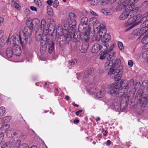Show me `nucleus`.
<instances>
[{
    "label": "nucleus",
    "instance_id": "obj_1",
    "mask_svg": "<svg viewBox=\"0 0 148 148\" xmlns=\"http://www.w3.org/2000/svg\"><path fill=\"white\" fill-rule=\"evenodd\" d=\"M137 84L140 85V83L137 82L135 84L133 79H131L128 83L127 80H124L121 85L116 83L112 84L108 86V88H111L108 93L112 95L120 96L121 101L127 103L130 97V94L127 92L129 86L135 87Z\"/></svg>",
    "mask_w": 148,
    "mask_h": 148
},
{
    "label": "nucleus",
    "instance_id": "obj_2",
    "mask_svg": "<svg viewBox=\"0 0 148 148\" xmlns=\"http://www.w3.org/2000/svg\"><path fill=\"white\" fill-rule=\"evenodd\" d=\"M95 34L94 30L91 31L90 27L89 25H86L84 28L83 31L82 33L81 36L79 35L77 36L75 34H73V38L76 39L75 42L79 41L81 38L83 41V43L80 50L82 53H84L88 49L89 44L88 42L90 37H93Z\"/></svg>",
    "mask_w": 148,
    "mask_h": 148
},
{
    "label": "nucleus",
    "instance_id": "obj_3",
    "mask_svg": "<svg viewBox=\"0 0 148 148\" xmlns=\"http://www.w3.org/2000/svg\"><path fill=\"white\" fill-rule=\"evenodd\" d=\"M33 22L31 18H27L26 21V24L27 27H25L23 29L21 30L20 32L19 39V42L22 45L27 43L30 44L31 42L30 36L33 29Z\"/></svg>",
    "mask_w": 148,
    "mask_h": 148
},
{
    "label": "nucleus",
    "instance_id": "obj_4",
    "mask_svg": "<svg viewBox=\"0 0 148 148\" xmlns=\"http://www.w3.org/2000/svg\"><path fill=\"white\" fill-rule=\"evenodd\" d=\"M113 65V61L107 60L105 64L104 67L107 70L110 69L108 74L110 77L114 78L115 81H118L121 79L123 73L122 67L120 66L117 69H112Z\"/></svg>",
    "mask_w": 148,
    "mask_h": 148
},
{
    "label": "nucleus",
    "instance_id": "obj_5",
    "mask_svg": "<svg viewBox=\"0 0 148 148\" xmlns=\"http://www.w3.org/2000/svg\"><path fill=\"white\" fill-rule=\"evenodd\" d=\"M18 36L19 37V36ZM9 41L10 42L11 45L12 47L11 48L13 54L16 56H20L22 52L21 47L17 44V43L18 42V44H20L22 46L27 43L25 44L22 45L19 42V39L18 38V40H16V37L14 36H12L10 39L9 38H8L7 42H8Z\"/></svg>",
    "mask_w": 148,
    "mask_h": 148
},
{
    "label": "nucleus",
    "instance_id": "obj_6",
    "mask_svg": "<svg viewBox=\"0 0 148 148\" xmlns=\"http://www.w3.org/2000/svg\"><path fill=\"white\" fill-rule=\"evenodd\" d=\"M143 23L140 25L141 29H138L134 30L132 34L135 35H143L146 33L147 31V26H148V12L146 13L145 16L141 20Z\"/></svg>",
    "mask_w": 148,
    "mask_h": 148
},
{
    "label": "nucleus",
    "instance_id": "obj_7",
    "mask_svg": "<svg viewBox=\"0 0 148 148\" xmlns=\"http://www.w3.org/2000/svg\"><path fill=\"white\" fill-rule=\"evenodd\" d=\"M44 36H42V34H39L38 32H36V38L37 41H40V43L42 40H44V38L45 37V41L47 42V45L48 46V51L49 53H51L54 49V44L51 39H47V37L46 36V34H45Z\"/></svg>",
    "mask_w": 148,
    "mask_h": 148
},
{
    "label": "nucleus",
    "instance_id": "obj_8",
    "mask_svg": "<svg viewBox=\"0 0 148 148\" xmlns=\"http://www.w3.org/2000/svg\"><path fill=\"white\" fill-rule=\"evenodd\" d=\"M89 22L90 23L93 24L94 28H95L97 29V30L98 31L97 33L100 31L103 30V28H106L103 25L101 24L95 17H92L90 18L89 20Z\"/></svg>",
    "mask_w": 148,
    "mask_h": 148
},
{
    "label": "nucleus",
    "instance_id": "obj_9",
    "mask_svg": "<svg viewBox=\"0 0 148 148\" xmlns=\"http://www.w3.org/2000/svg\"><path fill=\"white\" fill-rule=\"evenodd\" d=\"M56 32L58 33H61V35H63L66 40L72 37V36L70 33L69 32L67 29H63L62 25L59 24L58 25L56 28Z\"/></svg>",
    "mask_w": 148,
    "mask_h": 148
},
{
    "label": "nucleus",
    "instance_id": "obj_10",
    "mask_svg": "<svg viewBox=\"0 0 148 148\" xmlns=\"http://www.w3.org/2000/svg\"><path fill=\"white\" fill-rule=\"evenodd\" d=\"M129 0H119L117 1L118 5L116 8V10L118 11H121L123 8L129 7Z\"/></svg>",
    "mask_w": 148,
    "mask_h": 148
},
{
    "label": "nucleus",
    "instance_id": "obj_11",
    "mask_svg": "<svg viewBox=\"0 0 148 148\" xmlns=\"http://www.w3.org/2000/svg\"><path fill=\"white\" fill-rule=\"evenodd\" d=\"M103 29V30L100 31L97 34L99 35V38H102L101 40H102V42H105L106 44L110 40V36L108 34H106V29ZM107 44L108 43H107Z\"/></svg>",
    "mask_w": 148,
    "mask_h": 148
},
{
    "label": "nucleus",
    "instance_id": "obj_12",
    "mask_svg": "<svg viewBox=\"0 0 148 148\" xmlns=\"http://www.w3.org/2000/svg\"><path fill=\"white\" fill-rule=\"evenodd\" d=\"M139 0H129L130 3H129V7H128V8L130 9V16H132V15L136 14L138 12L139 10V8L137 7H135L133 8L132 6L134 5V3H136Z\"/></svg>",
    "mask_w": 148,
    "mask_h": 148
},
{
    "label": "nucleus",
    "instance_id": "obj_13",
    "mask_svg": "<svg viewBox=\"0 0 148 148\" xmlns=\"http://www.w3.org/2000/svg\"><path fill=\"white\" fill-rule=\"evenodd\" d=\"M39 28L44 34H47L49 32V23L46 21L45 18L42 19Z\"/></svg>",
    "mask_w": 148,
    "mask_h": 148
},
{
    "label": "nucleus",
    "instance_id": "obj_14",
    "mask_svg": "<svg viewBox=\"0 0 148 148\" xmlns=\"http://www.w3.org/2000/svg\"><path fill=\"white\" fill-rule=\"evenodd\" d=\"M119 101L117 99H112L110 103H107V104L109 105L115 111H117L119 109Z\"/></svg>",
    "mask_w": 148,
    "mask_h": 148
},
{
    "label": "nucleus",
    "instance_id": "obj_15",
    "mask_svg": "<svg viewBox=\"0 0 148 148\" xmlns=\"http://www.w3.org/2000/svg\"><path fill=\"white\" fill-rule=\"evenodd\" d=\"M130 16L131 17L124 24L125 26H127L134 23L140 18V14L136 16L132 15V16Z\"/></svg>",
    "mask_w": 148,
    "mask_h": 148
},
{
    "label": "nucleus",
    "instance_id": "obj_16",
    "mask_svg": "<svg viewBox=\"0 0 148 148\" xmlns=\"http://www.w3.org/2000/svg\"><path fill=\"white\" fill-rule=\"evenodd\" d=\"M109 45L108 44H104L103 45V46H100L99 45L96 43L92 47V53H97L99 50L101 49L102 48L105 47V49L107 48L108 47Z\"/></svg>",
    "mask_w": 148,
    "mask_h": 148
},
{
    "label": "nucleus",
    "instance_id": "obj_17",
    "mask_svg": "<svg viewBox=\"0 0 148 148\" xmlns=\"http://www.w3.org/2000/svg\"><path fill=\"white\" fill-rule=\"evenodd\" d=\"M130 9L127 8V7L120 15L119 19L121 20H125L129 16H130Z\"/></svg>",
    "mask_w": 148,
    "mask_h": 148
},
{
    "label": "nucleus",
    "instance_id": "obj_18",
    "mask_svg": "<svg viewBox=\"0 0 148 148\" xmlns=\"http://www.w3.org/2000/svg\"><path fill=\"white\" fill-rule=\"evenodd\" d=\"M4 126L5 127V129H6L5 131L6 136L8 138H12L16 135V132H11L10 130L8 129L10 126L9 124H6Z\"/></svg>",
    "mask_w": 148,
    "mask_h": 148
},
{
    "label": "nucleus",
    "instance_id": "obj_19",
    "mask_svg": "<svg viewBox=\"0 0 148 148\" xmlns=\"http://www.w3.org/2000/svg\"><path fill=\"white\" fill-rule=\"evenodd\" d=\"M46 38H44V40H42V41L40 43L41 47L40 48V53L42 55L44 54L45 52L46 48L47 47V50H48V46H47V42H46L45 41Z\"/></svg>",
    "mask_w": 148,
    "mask_h": 148
},
{
    "label": "nucleus",
    "instance_id": "obj_20",
    "mask_svg": "<svg viewBox=\"0 0 148 148\" xmlns=\"http://www.w3.org/2000/svg\"><path fill=\"white\" fill-rule=\"evenodd\" d=\"M75 15L73 12L69 13V15L68 19L70 20L69 21V24L71 25V26H73L76 24V22L75 20Z\"/></svg>",
    "mask_w": 148,
    "mask_h": 148
},
{
    "label": "nucleus",
    "instance_id": "obj_21",
    "mask_svg": "<svg viewBox=\"0 0 148 148\" xmlns=\"http://www.w3.org/2000/svg\"><path fill=\"white\" fill-rule=\"evenodd\" d=\"M89 71L88 70L86 71L84 73H77V78L78 80L81 79H84L88 77L89 76Z\"/></svg>",
    "mask_w": 148,
    "mask_h": 148
},
{
    "label": "nucleus",
    "instance_id": "obj_22",
    "mask_svg": "<svg viewBox=\"0 0 148 148\" xmlns=\"http://www.w3.org/2000/svg\"><path fill=\"white\" fill-rule=\"evenodd\" d=\"M12 118L11 116H7L4 117L3 119H1V127H5V125H3L5 123H8L9 122Z\"/></svg>",
    "mask_w": 148,
    "mask_h": 148
},
{
    "label": "nucleus",
    "instance_id": "obj_23",
    "mask_svg": "<svg viewBox=\"0 0 148 148\" xmlns=\"http://www.w3.org/2000/svg\"><path fill=\"white\" fill-rule=\"evenodd\" d=\"M106 57L108 60H111L112 61L115 58L114 52H112L111 53L108 51V52H107Z\"/></svg>",
    "mask_w": 148,
    "mask_h": 148
},
{
    "label": "nucleus",
    "instance_id": "obj_24",
    "mask_svg": "<svg viewBox=\"0 0 148 148\" xmlns=\"http://www.w3.org/2000/svg\"><path fill=\"white\" fill-rule=\"evenodd\" d=\"M140 104L142 107H145L147 104V99L144 97H142L139 99Z\"/></svg>",
    "mask_w": 148,
    "mask_h": 148
},
{
    "label": "nucleus",
    "instance_id": "obj_25",
    "mask_svg": "<svg viewBox=\"0 0 148 148\" xmlns=\"http://www.w3.org/2000/svg\"><path fill=\"white\" fill-rule=\"evenodd\" d=\"M106 92L104 89H102L100 91L97 92L96 94V96L98 98H101L104 96Z\"/></svg>",
    "mask_w": 148,
    "mask_h": 148
},
{
    "label": "nucleus",
    "instance_id": "obj_26",
    "mask_svg": "<svg viewBox=\"0 0 148 148\" xmlns=\"http://www.w3.org/2000/svg\"><path fill=\"white\" fill-rule=\"evenodd\" d=\"M13 53L11 47H8L6 51V55L7 57L8 58H11Z\"/></svg>",
    "mask_w": 148,
    "mask_h": 148
},
{
    "label": "nucleus",
    "instance_id": "obj_27",
    "mask_svg": "<svg viewBox=\"0 0 148 148\" xmlns=\"http://www.w3.org/2000/svg\"><path fill=\"white\" fill-rule=\"evenodd\" d=\"M33 21L36 27V28H39L40 25L39 20L38 18H35L33 19Z\"/></svg>",
    "mask_w": 148,
    "mask_h": 148
},
{
    "label": "nucleus",
    "instance_id": "obj_28",
    "mask_svg": "<svg viewBox=\"0 0 148 148\" xmlns=\"http://www.w3.org/2000/svg\"><path fill=\"white\" fill-rule=\"evenodd\" d=\"M48 23H49V27L53 28L55 27V23L54 20L52 19L48 20Z\"/></svg>",
    "mask_w": 148,
    "mask_h": 148
},
{
    "label": "nucleus",
    "instance_id": "obj_29",
    "mask_svg": "<svg viewBox=\"0 0 148 148\" xmlns=\"http://www.w3.org/2000/svg\"><path fill=\"white\" fill-rule=\"evenodd\" d=\"M1 148H10L11 145L8 142H2L0 144Z\"/></svg>",
    "mask_w": 148,
    "mask_h": 148
},
{
    "label": "nucleus",
    "instance_id": "obj_30",
    "mask_svg": "<svg viewBox=\"0 0 148 148\" xmlns=\"http://www.w3.org/2000/svg\"><path fill=\"white\" fill-rule=\"evenodd\" d=\"M3 32V31H0V45L1 47L4 46L5 41V40H4L3 38H1L2 36Z\"/></svg>",
    "mask_w": 148,
    "mask_h": 148
},
{
    "label": "nucleus",
    "instance_id": "obj_31",
    "mask_svg": "<svg viewBox=\"0 0 148 148\" xmlns=\"http://www.w3.org/2000/svg\"><path fill=\"white\" fill-rule=\"evenodd\" d=\"M47 12L49 16H52L53 14V11L52 8L50 6L47 7Z\"/></svg>",
    "mask_w": 148,
    "mask_h": 148
},
{
    "label": "nucleus",
    "instance_id": "obj_32",
    "mask_svg": "<svg viewBox=\"0 0 148 148\" xmlns=\"http://www.w3.org/2000/svg\"><path fill=\"white\" fill-rule=\"evenodd\" d=\"M11 5L12 7L16 8L18 10H19L20 8V6L19 4L14 1H12Z\"/></svg>",
    "mask_w": 148,
    "mask_h": 148
},
{
    "label": "nucleus",
    "instance_id": "obj_33",
    "mask_svg": "<svg viewBox=\"0 0 148 148\" xmlns=\"http://www.w3.org/2000/svg\"><path fill=\"white\" fill-rule=\"evenodd\" d=\"M88 21V18L86 17H82L81 19V23L82 25H86Z\"/></svg>",
    "mask_w": 148,
    "mask_h": 148
},
{
    "label": "nucleus",
    "instance_id": "obj_34",
    "mask_svg": "<svg viewBox=\"0 0 148 148\" xmlns=\"http://www.w3.org/2000/svg\"><path fill=\"white\" fill-rule=\"evenodd\" d=\"M142 57L145 59H147V61L148 62V50L143 52L142 54Z\"/></svg>",
    "mask_w": 148,
    "mask_h": 148
},
{
    "label": "nucleus",
    "instance_id": "obj_35",
    "mask_svg": "<svg viewBox=\"0 0 148 148\" xmlns=\"http://www.w3.org/2000/svg\"><path fill=\"white\" fill-rule=\"evenodd\" d=\"M118 45L119 49L121 51H123L124 49V47L123 43L121 42H118Z\"/></svg>",
    "mask_w": 148,
    "mask_h": 148
},
{
    "label": "nucleus",
    "instance_id": "obj_36",
    "mask_svg": "<svg viewBox=\"0 0 148 148\" xmlns=\"http://www.w3.org/2000/svg\"><path fill=\"white\" fill-rule=\"evenodd\" d=\"M107 52H106V50H105L102 55V53H101V54L100 55V59H104L106 56H107Z\"/></svg>",
    "mask_w": 148,
    "mask_h": 148
},
{
    "label": "nucleus",
    "instance_id": "obj_37",
    "mask_svg": "<svg viewBox=\"0 0 148 148\" xmlns=\"http://www.w3.org/2000/svg\"><path fill=\"white\" fill-rule=\"evenodd\" d=\"M77 62V60L76 59H71L69 61V64L71 65H73Z\"/></svg>",
    "mask_w": 148,
    "mask_h": 148
},
{
    "label": "nucleus",
    "instance_id": "obj_38",
    "mask_svg": "<svg viewBox=\"0 0 148 148\" xmlns=\"http://www.w3.org/2000/svg\"><path fill=\"white\" fill-rule=\"evenodd\" d=\"M96 91V88L95 87H92L90 88L89 90V93L90 94H93Z\"/></svg>",
    "mask_w": 148,
    "mask_h": 148
},
{
    "label": "nucleus",
    "instance_id": "obj_39",
    "mask_svg": "<svg viewBox=\"0 0 148 148\" xmlns=\"http://www.w3.org/2000/svg\"><path fill=\"white\" fill-rule=\"evenodd\" d=\"M5 112V108L3 107H0V115H2L4 114Z\"/></svg>",
    "mask_w": 148,
    "mask_h": 148
},
{
    "label": "nucleus",
    "instance_id": "obj_40",
    "mask_svg": "<svg viewBox=\"0 0 148 148\" xmlns=\"http://www.w3.org/2000/svg\"><path fill=\"white\" fill-rule=\"evenodd\" d=\"M59 4L58 1L57 0H55L53 2V6L54 8H56Z\"/></svg>",
    "mask_w": 148,
    "mask_h": 148
},
{
    "label": "nucleus",
    "instance_id": "obj_41",
    "mask_svg": "<svg viewBox=\"0 0 148 148\" xmlns=\"http://www.w3.org/2000/svg\"><path fill=\"white\" fill-rule=\"evenodd\" d=\"M120 60L119 59H116L114 63H113V65H112V67H114L116 66L118 64L120 63Z\"/></svg>",
    "mask_w": 148,
    "mask_h": 148
},
{
    "label": "nucleus",
    "instance_id": "obj_42",
    "mask_svg": "<svg viewBox=\"0 0 148 148\" xmlns=\"http://www.w3.org/2000/svg\"><path fill=\"white\" fill-rule=\"evenodd\" d=\"M34 2L36 5L38 6H40L42 5V3L40 0H34Z\"/></svg>",
    "mask_w": 148,
    "mask_h": 148
},
{
    "label": "nucleus",
    "instance_id": "obj_43",
    "mask_svg": "<svg viewBox=\"0 0 148 148\" xmlns=\"http://www.w3.org/2000/svg\"><path fill=\"white\" fill-rule=\"evenodd\" d=\"M140 22H139V21L136 22V23L130 26L129 28L127 29V30H128L130 29H132V28L134 27H135L137 25H138L140 23Z\"/></svg>",
    "mask_w": 148,
    "mask_h": 148
},
{
    "label": "nucleus",
    "instance_id": "obj_44",
    "mask_svg": "<svg viewBox=\"0 0 148 148\" xmlns=\"http://www.w3.org/2000/svg\"><path fill=\"white\" fill-rule=\"evenodd\" d=\"M115 45V44H112L109 48V51H108V50L106 51V52H108V51H109V52H111V51L113 49Z\"/></svg>",
    "mask_w": 148,
    "mask_h": 148
},
{
    "label": "nucleus",
    "instance_id": "obj_45",
    "mask_svg": "<svg viewBox=\"0 0 148 148\" xmlns=\"http://www.w3.org/2000/svg\"><path fill=\"white\" fill-rule=\"evenodd\" d=\"M148 5V1H146L144 2L141 5V6L143 7L146 8Z\"/></svg>",
    "mask_w": 148,
    "mask_h": 148
},
{
    "label": "nucleus",
    "instance_id": "obj_46",
    "mask_svg": "<svg viewBox=\"0 0 148 148\" xmlns=\"http://www.w3.org/2000/svg\"><path fill=\"white\" fill-rule=\"evenodd\" d=\"M26 136L25 134L22 133H20L19 137L21 139H23L26 138Z\"/></svg>",
    "mask_w": 148,
    "mask_h": 148
},
{
    "label": "nucleus",
    "instance_id": "obj_47",
    "mask_svg": "<svg viewBox=\"0 0 148 148\" xmlns=\"http://www.w3.org/2000/svg\"><path fill=\"white\" fill-rule=\"evenodd\" d=\"M97 3V0H91V4L92 5H96Z\"/></svg>",
    "mask_w": 148,
    "mask_h": 148
},
{
    "label": "nucleus",
    "instance_id": "obj_48",
    "mask_svg": "<svg viewBox=\"0 0 148 148\" xmlns=\"http://www.w3.org/2000/svg\"><path fill=\"white\" fill-rule=\"evenodd\" d=\"M15 141H16V147H19L20 144L21 143V141L20 140H16Z\"/></svg>",
    "mask_w": 148,
    "mask_h": 148
},
{
    "label": "nucleus",
    "instance_id": "obj_49",
    "mask_svg": "<svg viewBox=\"0 0 148 148\" xmlns=\"http://www.w3.org/2000/svg\"><path fill=\"white\" fill-rule=\"evenodd\" d=\"M128 65L130 67H132L133 65V61L131 60H129L128 61Z\"/></svg>",
    "mask_w": 148,
    "mask_h": 148
},
{
    "label": "nucleus",
    "instance_id": "obj_50",
    "mask_svg": "<svg viewBox=\"0 0 148 148\" xmlns=\"http://www.w3.org/2000/svg\"><path fill=\"white\" fill-rule=\"evenodd\" d=\"M53 1L52 0H48L47 1V4L51 5L53 3Z\"/></svg>",
    "mask_w": 148,
    "mask_h": 148
},
{
    "label": "nucleus",
    "instance_id": "obj_51",
    "mask_svg": "<svg viewBox=\"0 0 148 148\" xmlns=\"http://www.w3.org/2000/svg\"><path fill=\"white\" fill-rule=\"evenodd\" d=\"M4 134L2 132L0 133V141H2L4 138Z\"/></svg>",
    "mask_w": 148,
    "mask_h": 148
},
{
    "label": "nucleus",
    "instance_id": "obj_52",
    "mask_svg": "<svg viewBox=\"0 0 148 148\" xmlns=\"http://www.w3.org/2000/svg\"><path fill=\"white\" fill-rule=\"evenodd\" d=\"M30 9L32 11H34L36 12L37 11L36 8L34 6H32L30 7Z\"/></svg>",
    "mask_w": 148,
    "mask_h": 148
},
{
    "label": "nucleus",
    "instance_id": "obj_53",
    "mask_svg": "<svg viewBox=\"0 0 148 148\" xmlns=\"http://www.w3.org/2000/svg\"><path fill=\"white\" fill-rule=\"evenodd\" d=\"M26 13V14H28L30 13V10L29 9H26L24 11Z\"/></svg>",
    "mask_w": 148,
    "mask_h": 148
},
{
    "label": "nucleus",
    "instance_id": "obj_54",
    "mask_svg": "<svg viewBox=\"0 0 148 148\" xmlns=\"http://www.w3.org/2000/svg\"><path fill=\"white\" fill-rule=\"evenodd\" d=\"M82 112V110H80L76 112V114L77 116H79V114Z\"/></svg>",
    "mask_w": 148,
    "mask_h": 148
},
{
    "label": "nucleus",
    "instance_id": "obj_55",
    "mask_svg": "<svg viewBox=\"0 0 148 148\" xmlns=\"http://www.w3.org/2000/svg\"><path fill=\"white\" fill-rule=\"evenodd\" d=\"M103 13L105 15H109L110 14V12H108L106 11L104 12Z\"/></svg>",
    "mask_w": 148,
    "mask_h": 148
},
{
    "label": "nucleus",
    "instance_id": "obj_56",
    "mask_svg": "<svg viewBox=\"0 0 148 148\" xmlns=\"http://www.w3.org/2000/svg\"><path fill=\"white\" fill-rule=\"evenodd\" d=\"M90 13L92 15H94V16H97V14L94 11H90Z\"/></svg>",
    "mask_w": 148,
    "mask_h": 148
},
{
    "label": "nucleus",
    "instance_id": "obj_57",
    "mask_svg": "<svg viewBox=\"0 0 148 148\" xmlns=\"http://www.w3.org/2000/svg\"><path fill=\"white\" fill-rule=\"evenodd\" d=\"M4 21V18L2 17H0V23H2Z\"/></svg>",
    "mask_w": 148,
    "mask_h": 148
},
{
    "label": "nucleus",
    "instance_id": "obj_58",
    "mask_svg": "<svg viewBox=\"0 0 148 148\" xmlns=\"http://www.w3.org/2000/svg\"><path fill=\"white\" fill-rule=\"evenodd\" d=\"M111 142L110 140H108L106 142V144L107 145H109L111 144Z\"/></svg>",
    "mask_w": 148,
    "mask_h": 148
},
{
    "label": "nucleus",
    "instance_id": "obj_59",
    "mask_svg": "<svg viewBox=\"0 0 148 148\" xmlns=\"http://www.w3.org/2000/svg\"><path fill=\"white\" fill-rule=\"evenodd\" d=\"M79 121L78 119H77V120L75 119L73 121L74 123H79Z\"/></svg>",
    "mask_w": 148,
    "mask_h": 148
},
{
    "label": "nucleus",
    "instance_id": "obj_60",
    "mask_svg": "<svg viewBox=\"0 0 148 148\" xmlns=\"http://www.w3.org/2000/svg\"><path fill=\"white\" fill-rule=\"evenodd\" d=\"M22 146L24 147H26L27 148L28 147V145L26 143H24L22 145Z\"/></svg>",
    "mask_w": 148,
    "mask_h": 148
},
{
    "label": "nucleus",
    "instance_id": "obj_61",
    "mask_svg": "<svg viewBox=\"0 0 148 148\" xmlns=\"http://www.w3.org/2000/svg\"><path fill=\"white\" fill-rule=\"evenodd\" d=\"M65 99L66 100H69L70 99V97L68 95H66L65 97Z\"/></svg>",
    "mask_w": 148,
    "mask_h": 148
},
{
    "label": "nucleus",
    "instance_id": "obj_62",
    "mask_svg": "<svg viewBox=\"0 0 148 148\" xmlns=\"http://www.w3.org/2000/svg\"><path fill=\"white\" fill-rule=\"evenodd\" d=\"M146 134H148V131H146V132H145L143 134V135L144 136H146Z\"/></svg>",
    "mask_w": 148,
    "mask_h": 148
},
{
    "label": "nucleus",
    "instance_id": "obj_63",
    "mask_svg": "<svg viewBox=\"0 0 148 148\" xmlns=\"http://www.w3.org/2000/svg\"><path fill=\"white\" fill-rule=\"evenodd\" d=\"M29 148H37V147L36 146H35V145H33Z\"/></svg>",
    "mask_w": 148,
    "mask_h": 148
},
{
    "label": "nucleus",
    "instance_id": "obj_64",
    "mask_svg": "<svg viewBox=\"0 0 148 148\" xmlns=\"http://www.w3.org/2000/svg\"><path fill=\"white\" fill-rule=\"evenodd\" d=\"M96 120L97 121H100V118L99 117H98L96 118Z\"/></svg>",
    "mask_w": 148,
    "mask_h": 148
}]
</instances>
